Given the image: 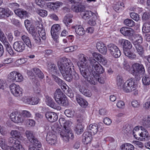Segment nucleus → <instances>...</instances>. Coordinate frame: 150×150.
Wrapping results in <instances>:
<instances>
[{"label":"nucleus","instance_id":"obj_1","mask_svg":"<svg viewBox=\"0 0 150 150\" xmlns=\"http://www.w3.org/2000/svg\"><path fill=\"white\" fill-rule=\"evenodd\" d=\"M118 44L122 47L123 53L125 55L131 59H135L136 55L130 49L132 47L131 42L129 40L123 39H120L118 41Z\"/></svg>","mask_w":150,"mask_h":150},{"label":"nucleus","instance_id":"obj_2","mask_svg":"<svg viewBox=\"0 0 150 150\" xmlns=\"http://www.w3.org/2000/svg\"><path fill=\"white\" fill-rule=\"evenodd\" d=\"M72 124L71 121L69 120L66 121L62 126L64 129L60 132L61 137L63 141L66 142H68L70 138L72 139L74 137L70 127Z\"/></svg>","mask_w":150,"mask_h":150},{"label":"nucleus","instance_id":"obj_3","mask_svg":"<svg viewBox=\"0 0 150 150\" xmlns=\"http://www.w3.org/2000/svg\"><path fill=\"white\" fill-rule=\"evenodd\" d=\"M25 134L28 139L32 143L29 146V150H39L38 148L41 147V144L35 137L33 132L30 130H27L25 132Z\"/></svg>","mask_w":150,"mask_h":150},{"label":"nucleus","instance_id":"obj_4","mask_svg":"<svg viewBox=\"0 0 150 150\" xmlns=\"http://www.w3.org/2000/svg\"><path fill=\"white\" fill-rule=\"evenodd\" d=\"M57 64L62 75L67 71L69 69L74 67L73 64L70 60L65 57L60 58Z\"/></svg>","mask_w":150,"mask_h":150},{"label":"nucleus","instance_id":"obj_5","mask_svg":"<svg viewBox=\"0 0 150 150\" xmlns=\"http://www.w3.org/2000/svg\"><path fill=\"white\" fill-rule=\"evenodd\" d=\"M91 68H91L88 65H87L86 69L80 68L79 69L81 74L85 80L91 84L95 85L96 83L94 79L95 78V76L91 70Z\"/></svg>","mask_w":150,"mask_h":150},{"label":"nucleus","instance_id":"obj_6","mask_svg":"<svg viewBox=\"0 0 150 150\" xmlns=\"http://www.w3.org/2000/svg\"><path fill=\"white\" fill-rule=\"evenodd\" d=\"M90 64H88L90 67H91V70L94 74L95 78L97 79L99 77V75L103 73L104 71V69L102 66L95 59L91 60L90 61Z\"/></svg>","mask_w":150,"mask_h":150},{"label":"nucleus","instance_id":"obj_7","mask_svg":"<svg viewBox=\"0 0 150 150\" xmlns=\"http://www.w3.org/2000/svg\"><path fill=\"white\" fill-rule=\"evenodd\" d=\"M131 68L132 70L131 73L135 76L136 80H139L140 79V74H144L145 70L143 65L137 63L133 64Z\"/></svg>","mask_w":150,"mask_h":150},{"label":"nucleus","instance_id":"obj_8","mask_svg":"<svg viewBox=\"0 0 150 150\" xmlns=\"http://www.w3.org/2000/svg\"><path fill=\"white\" fill-rule=\"evenodd\" d=\"M137 38L136 40H132V42L137 52L141 57L144 56V49L141 45L142 42V38L140 35H136Z\"/></svg>","mask_w":150,"mask_h":150},{"label":"nucleus","instance_id":"obj_9","mask_svg":"<svg viewBox=\"0 0 150 150\" xmlns=\"http://www.w3.org/2000/svg\"><path fill=\"white\" fill-rule=\"evenodd\" d=\"M54 98L59 104L62 106L67 105V98L64 96V94L60 89H57L54 93Z\"/></svg>","mask_w":150,"mask_h":150},{"label":"nucleus","instance_id":"obj_10","mask_svg":"<svg viewBox=\"0 0 150 150\" xmlns=\"http://www.w3.org/2000/svg\"><path fill=\"white\" fill-rule=\"evenodd\" d=\"M67 71L62 75L64 79L68 82H71L74 79L76 81L79 79V75L76 72L74 68L69 69Z\"/></svg>","mask_w":150,"mask_h":150},{"label":"nucleus","instance_id":"obj_11","mask_svg":"<svg viewBox=\"0 0 150 150\" xmlns=\"http://www.w3.org/2000/svg\"><path fill=\"white\" fill-rule=\"evenodd\" d=\"M137 87V83L131 78L125 82L123 85V89L126 92H130L135 90Z\"/></svg>","mask_w":150,"mask_h":150},{"label":"nucleus","instance_id":"obj_12","mask_svg":"<svg viewBox=\"0 0 150 150\" xmlns=\"http://www.w3.org/2000/svg\"><path fill=\"white\" fill-rule=\"evenodd\" d=\"M11 93L15 96L20 97L22 96V89L19 85L15 83L11 84L10 86Z\"/></svg>","mask_w":150,"mask_h":150},{"label":"nucleus","instance_id":"obj_13","mask_svg":"<svg viewBox=\"0 0 150 150\" xmlns=\"http://www.w3.org/2000/svg\"><path fill=\"white\" fill-rule=\"evenodd\" d=\"M15 138L13 137H10L8 139V142L9 143L13 144V146H10L11 147L10 148L9 150H23L24 149L22 145L20 144V142L18 140H16Z\"/></svg>","mask_w":150,"mask_h":150},{"label":"nucleus","instance_id":"obj_14","mask_svg":"<svg viewBox=\"0 0 150 150\" xmlns=\"http://www.w3.org/2000/svg\"><path fill=\"white\" fill-rule=\"evenodd\" d=\"M37 28L38 30V33L40 37L38 35L34 39L36 43L39 44L41 42L40 38H41L43 40H45L46 39V36L45 30L43 28L42 25H41V27H38Z\"/></svg>","mask_w":150,"mask_h":150},{"label":"nucleus","instance_id":"obj_15","mask_svg":"<svg viewBox=\"0 0 150 150\" xmlns=\"http://www.w3.org/2000/svg\"><path fill=\"white\" fill-rule=\"evenodd\" d=\"M10 118L12 121L17 123L24 122V117H22L21 113H19L17 112L12 113L10 115Z\"/></svg>","mask_w":150,"mask_h":150},{"label":"nucleus","instance_id":"obj_16","mask_svg":"<svg viewBox=\"0 0 150 150\" xmlns=\"http://www.w3.org/2000/svg\"><path fill=\"white\" fill-rule=\"evenodd\" d=\"M25 45L22 41H19L15 42L13 44L14 49L18 52H21L25 49Z\"/></svg>","mask_w":150,"mask_h":150},{"label":"nucleus","instance_id":"obj_17","mask_svg":"<svg viewBox=\"0 0 150 150\" xmlns=\"http://www.w3.org/2000/svg\"><path fill=\"white\" fill-rule=\"evenodd\" d=\"M61 27L57 24L53 25L51 28V33L53 39H56L58 35L60 33Z\"/></svg>","mask_w":150,"mask_h":150},{"label":"nucleus","instance_id":"obj_18","mask_svg":"<svg viewBox=\"0 0 150 150\" xmlns=\"http://www.w3.org/2000/svg\"><path fill=\"white\" fill-rule=\"evenodd\" d=\"M120 32L124 36L130 37L133 35L134 31L132 28L127 27H123L121 28Z\"/></svg>","mask_w":150,"mask_h":150},{"label":"nucleus","instance_id":"obj_19","mask_svg":"<svg viewBox=\"0 0 150 150\" xmlns=\"http://www.w3.org/2000/svg\"><path fill=\"white\" fill-rule=\"evenodd\" d=\"M46 118L47 120L51 122H53L57 121L58 116L57 114L52 112H47L45 114Z\"/></svg>","mask_w":150,"mask_h":150},{"label":"nucleus","instance_id":"obj_20","mask_svg":"<svg viewBox=\"0 0 150 150\" xmlns=\"http://www.w3.org/2000/svg\"><path fill=\"white\" fill-rule=\"evenodd\" d=\"M23 100L25 103L32 105H36L40 101V99L38 97H24Z\"/></svg>","mask_w":150,"mask_h":150},{"label":"nucleus","instance_id":"obj_21","mask_svg":"<svg viewBox=\"0 0 150 150\" xmlns=\"http://www.w3.org/2000/svg\"><path fill=\"white\" fill-rule=\"evenodd\" d=\"M82 120L81 119H78L77 120L74 130L77 134H81L83 132V127L82 125Z\"/></svg>","mask_w":150,"mask_h":150},{"label":"nucleus","instance_id":"obj_22","mask_svg":"<svg viewBox=\"0 0 150 150\" xmlns=\"http://www.w3.org/2000/svg\"><path fill=\"white\" fill-rule=\"evenodd\" d=\"M46 102L47 104L50 107L57 110H60L61 108L59 105H57L52 99L48 96H46Z\"/></svg>","mask_w":150,"mask_h":150},{"label":"nucleus","instance_id":"obj_23","mask_svg":"<svg viewBox=\"0 0 150 150\" xmlns=\"http://www.w3.org/2000/svg\"><path fill=\"white\" fill-rule=\"evenodd\" d=\"M76 99L77 103L81 106L84 108H86L88 104V102L81 95L78 94H76Z\"/></svg>","mask_w":150,"mask_h":150},{"label":"nucleus","instance_id":"obj_24","mask_svg":"<svg viewBox=\"0 0 150 150\" xmlns=\"http://www.w3.org/2000/svg\"><path fill=\"white\" fill-rule=\"evenodd\" d=\"M100 126V125L96 123L91 124L88 127V130L91 134L95 135L98 131Z\"/></svg>","mask_w":150,"mask_h":150},{"label":"nucleus","instance_id":"obj_25","mask_svg":"<svg viewBox=\"0 0 150 150\" xmlns=\"http://www.w3.org/2000/svg\"><path fill=\"white\" fill-rule=\"evenodd\" d=\"M21 39L23 42L27 46L31 49H33L34 47V45L32 44L30 38L27 36L23 35H22Z\"/></svg>","mask_w":150,"mask_h":150},{"label":"nucleus","instance_id":"obj_26","mask_svg":"<svg viewBox=\"0 0 150 150\" xmlns=\"http://www.w3.org/2000/svg\"><path fill=\"white\" fill-rule=\"evenodd\" d=\"M13 14V13L8 8H0V18H2L5 16L7 17L11 16Z\"/></svg>","mask_w":150,"mask_h":150},{"label":"nucleus","instance_id":"obj_27","mask_svg":"<svg viewBox=\"0 0 150 150\" xmlns=\"http://www.w3.org/2000/svg\"><path fill=\"white\" fill-rule=\"evenodd\" d=\"M92 134L89 132H85L83 134L82 142L84 144H87L90 143L92 139Z\"/></svg>","mask_w":150,"mask_h":150},{"label":"nucleus","instance_id":"obj_28","mask_svg":"<svg viewBox=\"0 0 150 150\" xmlns=\"http://www.w3.org/2000/svg\"><path fill=\"white\" fill-rule=\"evenodd\" d=\"M96 47L99 51L103 54H105L107 53V48L105 45L101 42L96 43Z\"/></svg>","mask_w":150,"mask_h":150},{"label":"nucleus","instance_id":"obj_29","mask_svg":"<svg viewBox=\"0 0 150 150\" xmlns=\"http://www.w3.org/2000/svg\"><path fill=\"white\" fill-rule=\"evenodd\" d=\"M2 43L6 48V50L8 53L11 55H13L14 54V52L11 45L8 41L6 38L1 41Z\"/></svg>","mask_w":150,"mask_h":150},{"label":"nucleus","instance_id":"obj_30","mask_svg":"<svg viewBox=\"0 0 150 150\" xmlns=\"http://www.w3.org/2000/svg\"><path fill=\"white\" fill-rule=\"evenodd\" d=\"M2 43L6 48V50L8 53L11 55H13L14 54V52L11 45L8 41L6 38L1 41Z\"/></svg>","mask_w":150,"mask_h":150},{"label":"nucleus","instance_id":"obj_31","mask_svg":"<svg viewBox=\"0 0 150 150\" xmlns=\"http://www.w3.org/2000/svg\"><path fill=\"white\" fill-rule=\"evenodd\" d=\"M79 90L81 93L86 96L90 97L92 96V94L91 91L83 86L80 85L79 87Z\"/></svg>","mask_w":150,"mask_h":150},{"label":"nucleus","instance_id":"obj_32","mask_svg":"<svg viewBox=\"0 0 150 150\" xmlns=\"http://www.w3.org/2000/svg\"><path fill=\"white\" fill-rule=\"evenodd\" d=\"M95 13L91 12V11H83L81 13V15L82 16V18L87 20L91 18L93 14Z\"/></svg>","mask_w":150,"mask_h":150},{"label":"nucleus","instance_id":"obj_33","mask_svg":"<svg viewBox=\"0 0 150 150\" xmlns=\"http://www.w3.org/2000/svg\"><path fill=\"white\" fill-rule=\"evenodd\" d=\"M15 14L21 18H23L26 17L28 16V13L25 11L21 10V9H16L15 11Z\"/></svg>","mask_w":150,"mask_h":150},{"label":"nucleus","instance_id":"obj_34","mask_svg":"<svg viewBox=\"0 0 150 150\" xmlns=\"http://www.w3.org/2000/svg\"><path fill=\"white\" fill-rule=\"evenodd\" d=\"M71 9L74 11L76 12H81V13L84 10V7L83 5L78 3L75 5L72 6Z\"/></svg>","mask_w":150,"mask_h":150},{"label":"nucleus","instance_id":"obj_35","mask_svg":"<svg viewBox=\"0 0 150 150\" xmlns=\"http://www.w3.org/2000/svg\"><path fill=\"white\" fill-rule=\"evenodd\" d=\"M80 61L78 63V65L82 67V69H83L84 67H87L88 64L86 65L87 59L86 58L84 57L83 55L81 56L80 59Z\"/></svg>","mask_w":150,"mask_h":150},{"label":"nucleus","instance_id":"obj_36","mask_svg":"<svg viewBox=\"0 0 150 150\" xmlns=\"http://www.w3.org/2000/svg\"><path fill=\"white\" fill-rule=\"evenodd\" d=\"M6 139L4 138H0V146L1 148L4 150H8L11 147L5 144Z\"/></svg>","mask_w":150,"mask_h":150},{"label":"nucleus","instance_id":"obj_37","mask_svg":"<svg viewBox=\"0 0 150 150\" xmlns=\"http://www.w3.org/2000/svg\"><path fill=\"white\" fill-rule=\"evenodd\" d=\"M143 74L142 78L143 84L145 86L149 85L150 84V76L146 74Z\"/></svg>","mask_w":150,"mask_h":150},{"label":"nucleus","instance_id":"obj_38","mask_svg":"<svg viewBox=\"0 0 150 150\" xmlns=\"http://www.w3.org/2000/svg\"><path fill=\"white\" fill-rule=\"evenodd\" d=\"M75 30L76 33L79 35H82L85 34V31L83 28L80 25L75 27Z\"/></svg>","mask_w":150,"mask_h":150},{"label":"nucleus","instance_id":"obj_39","mask_svg":"<svg viewBox=\"0 0 150 150\" xmlns=\"http://www.w3.org/2000/svg\"><path fill=\"white\" fill-rule=\"evenodd\" d=\"M142 125L143 127L146 128H150V116H148L147 118L143 119Z\"/></svg>","mask_w":150,"mask_h":150},{"label":"nucleus","instance_id":"obj_40","mask_svg":"<svg viewBox=\"0 0 150 150\" xmlns=\"http://www.w3.org/2000/svg\"><path fill=\"white\" fill-rule=\"evenodd\" d=\"M121 150H133L134 149V146L132 144L129 143H125L122 144L120 147Z\"/></svg>","mask_w":150,"mask_h":150},{"label":"nucleus","instance_id":"obj_41","mask_svg":"<svg viewBox=\"0 0 150 150\" xmlns=\"http://www.w3.org/2000/svg\"><path fill=\"white\" fill-rule=\"evenodd\" d=\"M123 23L125 25L130 27H132L135 25L134 22L129 18L125 19Z\"/></svg>","mask_w":150,"mask_h":150},{"label":"nucleus","instance_id":"obj_42","mask_svg":"<svg viewBox=\"0 0 150 150\" xmlns=\"http://www.w3.org/2000/svg\"><path fill=\"white\" fill-rule=\"evenodd\" d=\"M62 3L60 2L57 1L55 3L52 2L48 5L49 8L52 9L54 11L57 10V8H59Z\"/></svg>","mask_w":150,"mask_h":150},{"label":"nucleus","instance_id":"obj_43","mask_svg":"<svg viewBox=\"0 0 150 150\" xmlns=\"http://www.w3.org/2000/svg\"><path fill=\"white\" fill-rule=\"evenodd\" d=\"M139 127L141 128V130L142 131L140 133L137 132L136 134H137V136L139 135L141 137H142V139H145L146 137L147 138L146 134L147 132H146L145 127L144 128L142 126H140Z\"/></svg>","mask_w":150,"mask_h":150},{"label":"nucleus","instance_id":"obj_44","mask_svg":"<svg viewBox=\"0 0 150 150\" xmlns=\"http://www.w3.org/2000/svg\"><path fill=\"white\" fill-rule=\"evenodd\" d=\"M33 70L35 74L39 78L42 79L44 77L43 73L39 68H34Z\"/></svg>","mask_w":150,"mask_h":150},{"label":"nucleus","instance_id":"obj_45","mask_svg":"<svg viewBox=\"0 0 150 150\" xmlns=\"http://www.w3.org/2000/svg\"><path fill=\"white\" fill-rule=\"evenodd\" d=\"M142 30L143 32L145 33L150 32V21L147 22L144 24Z\"/></svg>","mask_w":150,"mask_h":150},{"label":"nucleus","instance_id":"obj_46","mask_svg":"<svg viewBox=\"0 0 150 150\" xmlns=\"http://www.w3.org/2000/svg\"><path fill=\"white\" fill-rule=\"evenodd\" d=\"M47 65L49 72H57V67L55 64L47 63Z\"/></svg>","mask_w":150,"mask_h":150},{"label":"nucleus","instance_id":"obj_47","mask_svg":"<svg viewBox=\"0 0 150 150\" xmlns=\"http://www.w3.org/2000/svg\"><path fill=\"white\" fill-rule=\"evenodd\" d=\"M52 79L59 86H62L65 84L64 81L54 75L52 74Z\"/></svg>","mask_w":150,"mask_h":150},{"label":"nucleus","instance_id":"obj_48","mask_svg":"<svg viewBox=\"0 0 150 150\" xmlns=\"http://www.w3.org/2000/svg\"><path fill=\"white\" fill-rule=\"evenodd\" d=\"M90 18V20L88 22V24L91 25H95L96 24V21L97 19L96 14H93L92 16Z\"/></svg>","mask_w":150,"mask_h":150},{"label":"nucleus","instance_id":"obj_49","mask_svg":"<svg viewBox=\"0 0 150 150\" xmlns=\"http://www.w3.org/2000/svg\"><path fill=\"white\" fill-rule=\"evenodd\" d=\"M11 134L13 137L16 139H20L21 137L20 132L16 130H13L11 132Z\"/></svg>","mask_w":150,"mask_h":150},{"label":"nucleus","instance_id":"obj_50","mask_svg":"<svg viewBox=\"0 0 150 150\" xmlns=\"http://www.w3.org/2000/svg\"><path fill=\"white\" fill-rule=\"evenodd\" d=\"M46 140L49 142V141H51V143H54V141L56 139V137L54 135L52 134L50 135V134L47 133L46 137Z\"/></svg>","mask_w":150,"mask_h":150},{"label":"nucleus","instance_id":"obj_51","mask_svg":"<svg viewBox=\"0 0 150 150\" xmlns=\"http://www.w3.org/2000/svg\"><path fill=\"white\" fill-rule=\"evenodd\" d=\"M36 12L40 16L43 17L46 16L47 15V11L41 9H38Z\"/></svg>","mask_w":150,"mask_h":150},{"label":"nucleus","instance_id":"obj_52","mask_svg":"<svg viewBox=\"0 0 150 150\" xmlns=\"http://www.w3.org/2000/svg\"><path fill=\"white\" fill-rule=\"evenodd\" d=\"M110 54L115 58H117L119 57L121 55V52L118 48L114 50Z\"/></svg>","mask_w":150,"mask_h":150},{"label":"nucleus","instance_id":"obj_53","mask_svg":"<svg viewBox=\"0 0 150 150\" xmlns=\"http://www.w3.org/2000/svg\"><path fill=\"white\" fill-rule=\"evenodd\" d=\"M9 7L13 10L15 12V11L18 9L19 7V5L17 3L15 2L11 3L9 4Z\"/></svg>","mask_w":150,"mask_h":150},{"label":"nucleus","instance_id":"obj_54","mask_svg":"<svg viewBox=\"0 0 150 150\" xmlns=\"http://www.w3.org/2000/svg\"><path fill=\"white\" fill-rule=\"evenodd\" d=\"M27 30L28 31L29 33L32 35L33 39L38 36L36 30L34 27H31Z\"/></svg>","mask_w":150,"mask_h":150},{"label":"nucleus","instance_id":"obj_55","mask_svg":"<svg viewBox=\"0 0 150 150\" xmlns=\"http://www.w3.org/2000/svg\"><path fill=\"white\" fill-rule=\"evenodd\" d=\"M142 19L143 21H147L150 22V13L148 12H145L143 14Z\"/></svg>","mask_w":150,"mask_h":150},{"label":"nucleus","instance_id":"obj_56","mask_svg":"<svg viewBox=\"0 0 150 150\" xmlns=\"http://www.w3.org/2000/svg\"><path fill=\"white\" fill-rule=\"evenodd\" d=\"M21 114L22 117H24V121L26 120V118L31 117V114L29 111L27 110L23 111Z\"/></svg>","mask_w":150,"mask_h":150},{"label":"nucleus","instance_id":"obj_57","mask_svg":"<svg viewBox=\"0 0 150 150\" xmlns=\"http://www.w3.org/2000/svg\"><path fill=\"white\" fill-rule=\"evenodd\" d=\"M131 18L136 21H138L140 20L139 15L134 12H132L130 14Z\"/></svg>","mask_w":150,"mask_h":150},{"label":"nucleus","instance_id":"obj_58","mask_svg":"<svg viewBox=\"0 0 150 150\" xmlns=\"http://www.w3.org/2000/svg\"><path fill=\"white\" fill-rule=\"evenodd\" d=\"M64 113L67 117H71L74 116L75 112L74 110L68 109L65 110Z\"/></svg>","mask_w":150,"mask_h":150},{"label":"nucleus","instance_id":"obj_59","mask_svg":"<svg viewBox=\"0 0 150 150\" xmlns=\"http://www.w3.org/2000/svg\"><path fill=\"white\" fill-rule=\"evenodd\" d=\"M140 126H137L134 128L133 131V134L134 136V137L137 139L138 137H137V134H136V133H140L141 131V128L139 127Z\"/></svg>","mask_w":150,"mask_h":150},{"label":"nucleus","instance_id":"obj_60","mask_svg":"<svg viewBox=\"0 0 150 150\" xmlns=\"http://www.w3.org/2000/svg\"><path fill=\"white\" fill-rule=\"evenodd\" d=\"M16 74H17V72L15 71L11 72L8 75V79L11 80V81H14L16 76Z\"/></svg>","mask_w":150,"mask_h":150},{"label":"nucleus","instance_id":"obj_61","mask_svg":"<svg viewBox=\"0 0 150 150\" xmlns=\"http://www.w3.org/2000/svg\"><path fill=\"white\" fill-rule=\"evenodd\" d=\"M108 46L110 53L111 52H112L113 51H114V50H116L118 48L116 46L113 44H110L108 45Z\"/></svg>","mask_w":150,"mask_h":150},{"label":"nucleus","instance_id":"obj_62","mask_svg":"<svg viewBox=\"0 0 150 150\" xmlns=\"http://www.w3.org/2000/svg\"><path fill=\"white\" fill-rule=\"evenodd\" d=\"M15 81L16 82H20L23 80V78L21 74L17 72Z\"/></svg>","mask_w":150,"mask_h":150},{"label":"nucleus","instance_id":"obj_63","mask_svg":"<svg viewBox=\"0 0 150 150\" xmlns=\"http://www.w3.org/2000/svg\"><path fill=\"white\" fill-rule=\"evenodd\" d=\"M63 22L68 27L69 25V23H71L72 22V20L71 18H69L67 16H65L64 18Z\"/></svg>","mask_w":150,"mask_h":150},{"label":"nucleus","instance_id":"obj_64","mask_svg":"<svg viewBox=\"0 0 150 150\" xmlns=\"http://www.w3.org/2000/svg\"><path fill=\"white\" fill-rule=\"evenodd\" d=\"M93 58L99 61L100 60V59L103 56L99 53L94 52L93 54Z\"/></svg>","mask_w":150,"mask_h":150}]
</instances>
